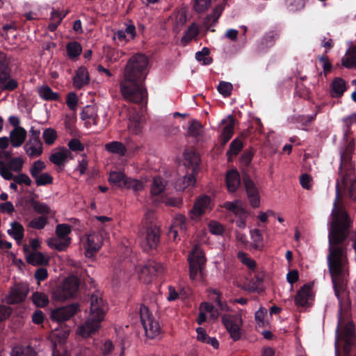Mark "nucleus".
<instances>
[{
	"label": "nucleus",
	"mask_w": 356,
	"mask_h": 356,
	"mask_svg": "<svg viewBox=\"0 0 356 356\" xmlns=\"http://www.w3.org/2000/svg\"><path fill=\"white\" fill-rule=\"evenodd\" d=\"M66 104L70 110L75 111L76 109L78 98L75 92H71L68 93Z\"/></svg>",
	"instance_id": "nucleus-60"
},
{
	"label": "nucleus",
	"mask_w": 356,
	"mask_h": 356,
	"mask_svg": "<svg viewBox=\"0 0 356 356\" xmlns=\"http://www.w3.org/2000/svg\"><path fill=\"white\" fill-rule=\"evenodd\" d=\"M200 309L206 312L211 314L212 316L217 317L218 316V309H215L214 306L209 302H202L200 305Z\"/></svg>",
	"instance_id": "nucleus-64"
},
{
	"label": "nucleus",
	"mask_w": 356,
	"mask_h": 356,
	"mask_svg": "<svg viewBox=\"0 0 356 356\" xmlns=\"http://www.w3.org/2000/svg\"><path fill=\"white\" fill-rule=\"evenodd\" d=\"M186 220L187 219L185 216L178 214L175 217L171 225L178 228L180 231L185 232L187 229Z\"/></svg>",
	"instance_id": "nucleus-55"
},
{
	"label": "nucleus",
	"mask_w": 356,
	"mask_h": 356,
	"mask_svg": "<svg viewBox=\"0 0 356 356\" xmlns=\"http://www.w3.org/2000/svg\"><path fill=\"white\" fill-rule=\"evenodd\" d=\"M79 284L80 280L76 276H69L54 289L53 298L57 301H64L74 298L78 292Z\"/></svg>",
	"instance_id": "nucleus-6"
},
{
	"label": "nucleus",
	"mask_w": 356,
	"mask_h": 356,
	"mask_svg": "<svg viewBox=\"0 0 356 356\" xmlns=\"http://www.w3.org/2000/svg\"><path fill=\"white\" fill-rule=\"evenodd\" d=\"M1 177L8 181L13 180L18 184H25L27 186H30L32 184L31 179L29 177L24 173H20L17 175H13L11 172L2 170Z\"/></svg>",
	"instance_id": "nucleus-21"
},
{
	"label": "nucleus",
	"mask_w": 356,
	"mask_h": 356,
	"mask_svg": "<svg viewBox=\"0 0 356 356\" xmlns=\"http://www.w3.org/2000/svg\"><path fill=\"white\" fill-rule=\"evenodd\" d=\"M212 0H193V8L197 13L206 12L211 6Z\"/></svg>",
	"instance_id": "nucleus-48"
},
{
	"label": "nucleus",
	"mask_w": 356,
	"mask_h": 356,
	"mask_svg": "<svg viewBox=\"0 0 356 356\" xmlns=\"http://www.w3.org/2000/svg\"><path fill=\"white\" fill-rule=\"evenodd\" d=\"M11 151H0V175L2 170L19 172L22 171L24 160L21 156H12Z\"/></svg>",
	"instance_id": "nucleus-9"
},
{
	"label": "nucleus",
	"mask_w": 356,
	"mask_h": 356,
	"mask_svg": "<svg viewBox=\"0 0 356 356\" xmlns=\"http://www.w3.org/2000/svg\"><path fill=\"white\" fill-rule=\"evenodd\" d=\"M333 205L332 221L329 232L330 248L327 263L334 293L339 298V293L345 289L347 275L345 268L346 250L345 248L341 245L348 237L353 221L343 208L339 205L338 195Z\"/></svg>",
	"instance_id": "nucleus-1"
},
{
	"label": "nucleus",
	"mask_w": 356,
	"mask_h": 356,
	"mask_svg": "<svg viewBox=\"0 0 356 356\" xmlns=\"http://www.w3.org/2000/svg\"><path fill=\"white\" fill-rule=\"evenodd\" d=\"M35 179L37 186H46L53 183V177L47 172L38 175Z\"/></svg>",
	"instance_id": "nucleus-58"
},
{
	"label": "nucleus",
	"mask_w": 356,
	"mask_h": 356,
	"mask_svg": "<svg viewBox=\"0 0 356 356\" xmlns=\"http://www.w3.org/2000/svg\"><path fill=\"white\" fill-rule=\"evenodd\" d=\"M46 168L44 163L41 160H38L32 164L30 168V174L33 178H35L40 175L42 170Z\"/></svg>",
	"instance_id": "nucleus-57"
},
{
	"label": "nucleus",
	"mask_w": 356,
	"mask_h": 356,
	"mask_svg": "<svg viewBox=\"0 0 356 356\" xmlns=\"http://www.w3.org/2000/svg\"><path fill=\"white\" fill-rule=\"evenodd\" d=\"M238 259L241 262L245 265L250 270H254L257 267L256 261L249 257L248 254L243 252H238L237 254Z\"/></svg>",
	"instance_id": "nucleus-49"
},
{
	"label": "nucleus",
	"mask_w": 356,
	"mask_h": 356,
	"mask_svg": "<svg viewBox=\"0 0 356 356\" xmlns=\"http://www.w3.org/2000/svg\"><path fill=\"white\" fill-rule=\"evenodd\" d=\"M39 97L45 101H58L60 95L47 85H43L38 90Z\"/></svg>",
	"instance_id": "nucleus-28"
},
{
	"label": "nucleus",
	"mask_w": 356,
	"mask_h": 356,
	"mask_svg": "<svg viewBox=\"0 0 356 356\" xmlns=\"http://www.w3.org/2000/svg\"><path fill=\"white\" fill-rule=\"evenodd\" d=\"M13 356H38L36 351L31 346H17L13 350Z\"/></svg>",
	"instance_id": "nucleus-46"
},
{
	"label": "nucleus",
	"mask_w": 356,
	"mask_h": 356,
	"mask_svg": "<svg viewBox=\"0 0 356 356\" xmlns=\"http://www.w3.org/2000/svg\"><path fill=\"white\" fill-rule=\"evenodd\" d=\"M148 59L142 54L130 58L124 72V79L120 83V92L123 97L134 103L147 102V91L144 81L147 74Z\"/></svg>",
	"instance_id": "nucleus-2"
},
{
	"label": "nucleus",
	"mask_w": 356,
	"mask_h": 356,
	"mask_svg": "<svg viewBox=\"0 0 356 356\" xmlns=\"http://www.w3.org/2000/svg\"><path fill=\"white\" fill-rule=\"evenodd\" d=\"M201 124L196 120H193L188 127V132L192 136L197 137L200 136Z\"/></svg>",
	"instance_id": "nucleus-62"
},
{
	"label": "nucleus",
	"mask_w": 356,
	"mask_h": 356,
	"mask_svg": "<svg viewBox=\"0 0 356 356\" xmlns=\"http://www.w3.org/2000/svg\"><path fill=\"white\" fill-rule=\"evenodd\" d=\"M11 229L7 231L9 236L13 237L17 242L21 241L24 236V228L18 222L14 221L10 224Z\"/></svg>",
	"instance_id": "nucleus-30"
},
{
	"label": "nucleus",
	"mask_w": 356,
	"mask_h": 356,
	"mask_svg": "<svg viewBox=\"0 0 356 356\" xmlns=\"http://www.w3.org/2000/svg\"><path fill=\"white\" fill-rule=\"evenodd\" d=\"M78 311L79 305L77 303H72L53 309L51 312L50 318L53 321L61 323L74 316Z\"/></svg>",
	"instance_id": "nucleus-13"
},
{
	"label": "nucleus",
	"mask_w": 356,
	"mask_h": 356,
	"mask_svg": "<svg viewBox=\"0 0 356 356\" xmlns=\"http://www.w3.org/2000/svg\"><path fill=\"white\" fill-rule=\"evenodd\" d=\"M90 76L88 70L81 66L76 71L75 76L73 77V85L76 89H81L84 86L89 83Z\"/></svg>",
	"instance_id": "nucleus-19"
},
{
	"label": "nucleus",
	"mask_w": 356,
	"mask_h": 356,
	"mask_svg": "<svg viewBox=\"0 0 356 356\" xmlns=\"http://www.w3.org/2000/svg\"><path fill=\"white\" fill-rule=\"evenodd\" d=\"M164 270L162 264L155 261H148L138 272V277L141 282L145 284L150 283L153 279Z\"/></svg>",
	"instance_id": "nucleus-12"
},
{
	"label": "nucleus",
	"mask_w": 356,
	"mask_h": 356,
	"mask_svg": "<svg viewBox=\"0 0 356 356\" xmlns=\"http://www.w3.org/2000/svg\"><path fill=\"white\" fill-rule=\"evenodd\" d=\"M66 51L69 58L74 59L81 54L82 47L78 42H70L66 44Z\"/></svg>",
	"instance_id": "nucleus-39"
},
{
	"label": "nucleus",
	"mask_w": 356,
	"mask_h": 356,
	"mask_svg": "<svg viewBox=\"0 0 356 356\" xmlns=\"http://www.w3.org/2000/svg\"><path fill=\"white\" fill-rule=\"evenodd\" d=\"M129 128L135 134H138L142 130V116L138 113H134L129 115Z\"/></svg>",
	"instance_id": "nucleus-36"
},
{
	"label": "nucleus",
	"mask_w": 356,
	"mask_h": 356,
	"mask_svg": "<svg viewBox=\"0 0 356 356\" xmlns=\"http://www.w3.org/2000/svg\"><path fill=\"white\" fill-rule=\"evenodd\" d=\"M161 241V229L155 224H150L147 227L145 238L142 243L145 252L156 250Z\"/></svg>",
	"instance_id": "nucleus-11"
},
{
	"label": "nucleus",
	"mask_w": 356,
	"mask_h": 356,
	"mask_svg": "<svg viewBox=\"0 0 356 356\" xmlns=\"http://www.w3.org/2000/svg\"><path fill=\"white\" fill-rule=\"evenodd\" d=\"M217 90L225 97H229L233 90V86L229 82L221 81L217 87Z\"/></svg>",
	"instance_id": "nucleus-56"
},
{
	"label": "nucleus",
	"mask_w": 356,
	"mask_h": 356,
	"mask_svg": "<svg viewBox=\"0 0 356 356\" xmlns=\"http://www.w3.org/2000/svg\"><path fill=\"white\" fill-rule=\"evenodd\" d=\"M250 237L252 241V247L255 250H261L263 249L264 244V237L262 232L259 229H254L250 230Z\"/></svg>",
	"instance_id": "nucleus-35"
},
{
	"label": "nucleus",
	"mask_w": 356,
	"mask_h": 356,
	"mask_svg": "<svg viewBox=\"0 0 356 356\" xmlns=\"http://www.w3.org/2000/svg\"><path fill=\"white\" fill-rule=\"evenodd\" d=\"M49 223L48 216H38L33 218L29 223L28 227L35 229H42Z\"/></svg>",
	"instance_id": "nucleus-42"
},
{
	"label": "nucleus",
	"mask_w": 356,
	"mask_h": 356,
	"mask_svg": "<svg viewBox=\"0 0 356 356\" xmlns=\"http://www.w3.org/2000/svg\"><path fill=\"white\" fill-rule=\"evenodd\" d=\"M224 8L222 5H218L213 10L211 13L207 15L205 18V24H209L211 22V26H215L218 22L219 17H220Z\"/></svg>",
	"instance_id": "nucleus-45"
},
{
	"label": "nucleus",
	"mask_w": 356,
	"mask_h": 356,
	"mask_svg": "<svg viewBox=\"0 0 356 356\" xmlns=\"http://www.w3.org/2000/svg\"><path fill=\"white\" fill-rule=\"evenodd\" d=\"M261 273H257L249 282L250 290L253 292L263 291L264 277Z\"/></svg>",
	"instance_id": "nucleus-38"
},
{
	"label": "nucleus",
	"mask_w": 356,
	"mask_h": 356,
	"mask_svg": "<svg viewBox=\"0 0 356 356\" xmlns=\"http://www.w3.org/2000/svg\"><path fill=\"white\" fill-rule=\"evenodd\" d=\"M226 184L229 193H234L237 191L241 184V178L236 170H231L227 172Z\"/></svg>",
	"instance_id": "nucleus-22"
},
{
	"label": "nucleus",
	"mask_w": 356,
	"mask_h": 356,
	"mask_svg": "<svg viewBox=\"0 0 356 356\" xmlns=\"http://www.w3.org/2000/svg\"><path fill=\"white\" fill-rule=\"evenodd\" d=\"M127 178L123 172L114 171L109 174L108 181L118 187H123Z\"/></svg>",
	"instance_id": "nucleus-43"
},
{
	"label": "nucleus",
	"mask_w": 356,
	"mask_h": 356,
	"mask_svg": "<svg viewBox=\"0 0 356 356\" xmlns=\"http://www.w3.org/2000/svg\"><path fill=\"white\" fill-rule=\"evenodd\" d=\"M340 327V332L337 330V338H340L343 340L346 346H350L352 345V338L355 334V327L352 322H348L343 325L341 317V312H340L338 318V328Z\"/></svg>",
	"instance_id": "nucleus-15"
},
{
	"label": "nucleus",
	"mask_w": 356,
	"mask_h": 356,
	"mask_svg": "<svg viewBox=\"0 0 356 356\" xmlns=\"http://www.w3.org/2000/svg\"><path fill=\"white\" fill-rule=\"evenodd\" d=\"M64 17L65 15H62L59 12L54 11L48 24L49 31H55Z\"/></svg>",
	"instance_id": "nucleus-50"
},
{
	"label": "nucleus",
	"mask_w": 356,
	"mask_h": 356,
	"mask_svg": "<svg viewBox=\"0 0 356 356\" xmlns=\"http://www.w3.org/2000/svg\"><path fill=\"white\" fill-rule=\"evenodd\" d=\"M346 81L340 77L334 79L331 83L330 94L332 97H340L346 90Z\"/></svg>",
	"instance_id": "nucleus-25"
},
{
	"label": "nucleus",
	"mask_w": 356,
	"mask_h": 356,
	"mask_svg": "<svg viewBox=\"0 0 356 356\" xmlns=\"http://www.w3.org/2000/svg\"><path fill=\"white\" fill-rule=\"evenodd\" d=\"M70 154V150L63 148L60 151L51 154L49 156V161L56 165H63Z\"/></svg>",
	"instance_id": "nucleus-31"
},
{
	"label": "nucleus",
	"mask_w": 356,
	"mask_h": 356,
	"mask_svg": "<svg viewBox=\"0 0 356 356\" xmlns=\"http://www.w3.org/2000/svg\"><path fill=\"white\" fill-rule=\"evenodd\" d=\"M222 323L233 341H238L241 338L243 321L239 314H224Z\"/></svg>",
	"instance_id": "nucleus-8"
},
{
	"label": "nucleus",
	"mask_w": 356,
	"mask_h": 356,
	"mask_svg": "<svg viewBox=\"0 0 356 356\" xmlns=\"http://www.w3.org/2000/svg\"><path fill=\"white\" fill-rule=\"evenodd\" d=\"M40 130L31 127L29 130V138L24 149L29 157L33 158L42 154L43 145L40 138Z\"/></svg>",
	"instance_id": "nucleus-10"
},
{
	"label": "nucleus",
	"mask_w": 356,
	"mask_h": 356,
	"mask_svg": "<svg viewBox=\"0 0 356 356\" xmlns=\"http://www.w3.org/2000/svg\"><path fill=\"white\" fill-rule=\"evenodd\" d=\"M280 32L277 31H270L266 33L261 40L262 49L270 48L273 46L275 42L279 38Z\"/></svg>",
	"instance_id": "nucleus-34"
},
{
	"label": "nucleus",
	"mask_w": 356,
	"mask_h": 356,
	"mask_svg": "<svg viewBox=\"0 0 356 356\" xmlns=\"http://www.w3.org/2000/svg\"><path fill=\"white\" fill-rule=\"evenodd\" d=\"M243 147V143L238 138H235L229 145V150L227 152L228 160L230 161L232 156H236Z\"/></svg>",
	"instance_id": "nucleus-41"
},
{
	"label": "nucleus",
	"mask_w": 356,
	"mask_h": 356,
	"mask_svg": "<svg viewBox=\"0 0 356 356\" xmlns=\"http://www.w3.org/2000/svg\"><path fill=\"white\" fill-rule=\"evenodd\" d=\"M145 331L146 336L150 339H154L160 334V327L159 323L154 319L148 321L143 325Z\"/></svg>",
	"instance_id": "nucleus-33"
},
{
	"label": "nucleus",
	"mask_w": 356,
	"mask_h": 356,
	"mask_svg": "<svg viewBox=\"0 0 356 356\" xmlns=\"http://www.w3.org/2000/svg\"><path fill=\"white\" fill-rule=\"evenodd\" d=\"M105 149L109 152L117 154L120 156H124L127 153L125 145L118 141H113L106 144Z\"/></svg>",
	"instance_id": "nucleus-37"
},
{
	"label": "nucleus",
	"mask_w": 356,
	"mask_h": 356,
	"mask_svg": "<svg viewBox=\"0 0 356 356\" xmlns=\"http://www.w3.org/2000/svg\"><path fill=\"white\" fill-rule=\"evenodd\" d=\"M72 232L71 226L67 224H58L56 227V234L60 239H65Z\"/></svg>",
	"instance_id": "nucleus-54"
},
{
	"label": "nucleus",
	"mask_w": 356,
	"mask_h": 356,
	"mask_svg": "<svg viewBox=\"0 0 356 356\" xmlns=\"http://www.w3.org/2000/svg\"><path fill=\"white\" fill-rule=\"evenodd\" d=\"M311 297V288L309 285H303L295 296V302L298 306L305 307Z\"/></svg>",
	"instance_id": "nucleus-24"
},
{
	"label": "nucleus",
	"mask_w": 356,
	"mask_h": 356,
	"mask_svg": "<svg viewBox=\"0 0 356 356\" xmlns=\"http://www.w3.org/2000/svg\"><path fill=\"white\" fill-rule=\"evenodd\" d=\"M30 204L33 211L41 216H49L54 214L51 208L44 202L33 199L30 201Z\"/></svg>",
	"instance_id": "nucleus-29"
},
{
	"label": "nucleus",
	"mask_w": 356,
	"mask_h": 356,
	"mask_svg": "<svg viewBox=\"0 0 356 356\" xmlns=\"http://www.w3.org/2000/svg\"><path fill=\"white\" fill-rule=\"evenodd\" d=\"M23 250L28 264L34 266H46L49 264V258L45 257L42 252L39 251L30 252L27 245H24Z\"/></svg>",
	"instance_id": "nucleus-16"
},
{
	"label": "nucleus",
	"mask_w": 356,
	"mask_h": 356,
	"mask_svg": "<svg viewBox=\"0 0 356 356\" xmlns=\"http://www.w3.org/2000/svg\"><path fill=\"white\" fill-rule=\"evenodd\" d=\"M31 300L37 307H44L49 302L47 295L39 291L33 293Z\"/></svg>",
	"instance_id": "nucleus-40"
},
{
	"label": "nucleus",
	"mask_w": 356,
	"mask_h": 356,
	"mask_svg": "<svg viewBox=\"0 0 356 356\" xmlns=\"http://www.w3.org/2000/svg\"><path fill=\"white\" fill-rule=\"evenodd\" d=\"M29 289L26 286L16 285L13 287L7 298V303L10 305L22 302L25 300Z\"/></svg>",
	"instance_id": "nucleus-17"
},
{
	"label": "nucleus",
	"mask_w": 356,
	"mask_h": 356,
	"mask_svg": "<svg viewBox=\"0 0 356 356\" xmlns=\"http://www.w3.org/2000/svg\"><path fill=\"white\" fill-rule=\"evenodd\" d=\"M89 301L90 315L86 321L79 327L77 331L78 334L84 338L90 337L98 331L107 309L104 300L98 293H92Z\"/></svg>",
	"instance_id": "nucleus-3"
},
{
	"label": "nucleus",
	"mask_w": 356,
	"mask_h": 356,
	"mask_svg": "<svg viewBox=\"0 0 356 356\" xmlns=\"http://www.w3.org/2000/svg\"><path fill=\"white\" fill-rule=\"evenodd\" d=\"M185 165L188 168L187 175L178 179L175 183L177 191H184L188 186L195 185V175L200 170V158L198 154L194 151H189L185 154Z\"/></svg>",
	"instance_id": "nucleus-4"
},
{
	"label": "nucleus",
	"mask_w": 356,
	"mask_h": 356,
	"mask_svg": "<svg viewBox=\"0 0 356 356\" xmlns=\"http://www.w3.org/2000/svg\"><path fill=\"white\" fill-rule=\"evenodd\" d=\"M211 294L214 296L211 298L212 300L216 303L218 309L220 311H228L229 307L225 302L221 300V292L216 289H213L210 291Z\"/></svg>",
	"instance_id": "nucleus-47"
},
{
	"label": "nucleus",
	"mask_w": 356,
	"mask_h": 356,
	"mask_svg": "<svg viewBox=\"0 0 356 356\" xmlns=\"http://www.w3.org/2000/svg\"><path fill=\"white\" fill-rule=\"evenodd\" d=\"M123 187L132 189L134 192H138L143 189V184L138 179L127 177Z\"/></svg>",
	"instance_id": "nucleus-52"
},
{
	"label": "nucleus",
	"mask_w": 356,
	"mask_h": 356,
	"mask_svg": "<svg viewBox=\"0 0 356 356\" xmlns=\"http://www.w3.org/2000/svg\"><path fill=\"white\" fill-rule=\"evenodd\" d=\"M242 179L250 205L254 208H258L260 206V197L255 183L245 172H243Z\"/></svg>",
	"instance_id": "nucleus-14"
},
{
	"label": "nucleus",
	"mask_w": 356,
	"mask_h": 356,
	"mask_svg": "<svg viewBox=\"0 0 356 356\" xmlns=\"http://www.w3.org/2000/svg\"><path fill=\"white\" fill-rule=\"evenodd\" d=\"M209 229L211 234L220 235L224 232V228L219 222L211 221L209 225Z\"/></svg>",
	"instance_id": "nucleus-61"
},
{
	"label": "nucleus",
	"mask_w": 356,
	"mask_h": 356,
	"mask_svg": "<svg viewBox=\"0 0 356 356\" xmlns=\"http://www.w3.org/2000/svg\"><path fill=\"white\" fill-rule=\"evenodd\" d=\"M223 207L227 211L232 212L236 216H242L246 214V211L241 205V201L236 200L233 202H225L223 204Z\"/></svg>",
	"instance_id": "nucleus-32"
},
{
	"label": "nucleus",
	"mask_w": 356,
	"mask_h": 356,
	"mask_svg": "<svg viewBox=\"0 0 356 356\" xmlns=\"http://www.w3.org/2000/svg\"><path fill=\"white\" fill-rule=\"evenodd\" d=\"M234 120L229 117V122L224 127L220 137L221 146H225L234 134Z\"/></svg>",
	"instance_id": "nucleus-26"
},
{
	"label": "nucleus",
	"mask_w": 356,
	"mask_h": 356,
	"mask_svg": "<svg viewBox=\"0 0 356 356\" xmlns=\"http://www.w3.org/2000/svg\"><path fill=\"white\" fill-rule=\"evenodd\" d=\"M68 147L73 152H81L84 149V145L77 138L70 140L68 143Z\"/></svg>",
	"instance_id": "nucleus-63"
},
{
	"label": "nucleus",
	"mask_w": 356,
	"mask_h": 356,
	"mask_svg": "<svg viewBox=\"0 0 356 356\" xmlns=\"http://www.w3.org/2000/svg\"><path fill=\"white\" fill-rule=\"evenodd\" d=\"M165 188V181L161 177H156L153 179L151 186V193L152 195H158L163 192Z\"/></svg>",
	"instance_id": "nucleus-44"
},
{
	"label": "nucleus",
	"mask_w": 356,
	"mask_h": 356,
	"mask_svg": "<svg viewBox=\"0 0 356 356\" xmlns=\"http://www.w3.org/2000/svg\"><path fill=\"white\" fill-rule=\"evenodd\" d=\"M342 65L346 68H356V46L350 47L341 59Z\"/></svg>",
	"instance_id": "nucleus-27"
},
{
	"label": "nucleus",
	"mask_w": 356,
	"mask_h": 356,
	"mask_svg": "<svg viewBox=\"0 0 356 356\" xmlns=\"http://www.w3.org/2000/svg\"><path fill=\"white\" fill-rule=\"evenodd\" d=\"M210 203L211 198L209 196L204 195L200 197L195 202L191 213L197 217L202 216L209 207Z\"/></svg>",
	"instance_id": "nucleus-23"
},
{
	"label": "nucleus",
	"mask_w": 356,
	"mask_h": 356,
	"mask_svg": "<svg viewBox=\"0 0 356 356\" xmlns=\"http://www.w3.org/2000/svg\"><path fill=\"white\" fill-rule=\"evenodd\" d=\"M140 318L142 325H144L147 322L151 321L154 319L152 314L147 307L141 305L139 309Z\"/></svg>",
	"instance_id": "nucleus-59"
},
{
	"label": "nucleus",
	"mask_w": 356,
	"mask_h": 356,
	"mask_svg": "<svg viewBox=\"0 0 356 356\" xmlns=\"http://www.w3.org/2000/svg\"><path fill=\"white\" fill-rule=\"evenodd\" d=\"M9 141L13 147L22 146L27 138V131L24 127L13 128L9 134Z\"/></svg>",
	"instance_id": "nucleus-18"
},
{
	"label": "nucleus",
	"mask_w": 356,
	"mask_h": 356,
	"mask_svg": "<svg viewBox=\"0 0 356 356\" xmlns=\"http://www.w3.org/2000/svg\"><path fill=\"white\" fill-rule=\"evenodd\" d=\"M101 245V237L98 234L95 233L89 234L87 237L86 256L92 257L99 250Z\"/></svg>",
	"instance_id": "nucleus-20"
},
{
	"label": "nucleus",
	"mask_w": 356,
	"mask_h": 356,
	"mask_svg": "<svg viewBox=\"0 0 356 356\" xmlns=\"http://www.w3.org/2000/svg\"><path fill=\"white\" fill-rule=\"evenodd\" d=\"M189 277L191 280H199L203 277L207 259L203 250L195 245L188 256Z\"/></svg>",
	"instance_id": "nucleus-5"
},
{
	"label": "nucleus",
	"mask_w": 356,
	"mask_h": 356,
	"mask_svg": "<svg viewBox=\"0 0 356 356\" xmlns=\"http://www.w3.org/2000/svg\"><path fill=\"white\" fill-rule=\"evenodd\" d=\"M210 54V50L207 47H204L201 51L196 52L195 58L201 62L202 61L204 65H210L213 59L211 57H209Z\"/></svg>",
	"instance_id": "nucleus-51"
},
{
	"label": "nucleus",
	"mask_w": 356,
	"mask_h": 356,
	"mask_svg": "<svg viewBox=\"0 0 356 356\" xmlns=\"http://www.w3.org/2000/svg\"><path fill=\"white\" fill-rule=\"evenodd\" d=\"M42 138L47 145H51L57 138V133L54 129L47 128L43 131Z\"/></svg>",
	"instance_id": "nucleus-53"
},
{
	"label": "nucleus",
	"mask_w": 356,
	"mask_h": 356,
	"mask_svg": "<svg viewBox=\"0 0 356 356\" xmlns=\"http://www.w3.org/2000/svg\"><path fill=\"white\" fill-rule=\"evenodd\" d=\"M12 68L6 59L0 60V90L13 92L19 86L16 79L11 76Z\"/></svg>",
	"instance_id": "nucleus-7"
}]
</instances>
